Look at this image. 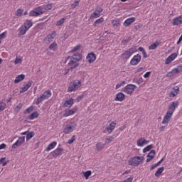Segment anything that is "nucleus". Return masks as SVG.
<instances>
[{"instance_id": "b1692460", "label": "nucleus", "mask_w": 182, "mask_h": 182, "mask_svg": "<svg viewBox=\"0 0 182 182\" xmlns=\"http://www.w3.org/2000/svg\"><path fill=\"white\" fill-rule=\"evenodd\" d=\"M124 97H126V95H124L123 92H119L118 94H117L114 100L116 102H123V100H124Z\"/></svg>"}, {"instance_id": "bf43d9fd", "label": "nucleus", "mask_w": 182, "mask_h": 182, "mask_svg": "<svg viewBox=\"0 0 182 182\" xmlns=\"http://www.w3.org/2000/svg\"><path fill=\"white\" fill-rule=\"evenodd\" d=\"M124 85H126V81H122L119 84H117L116 85V89H119V87H122Z\"/></svg>"}, {"instance_id": "13d9d810", "label": "nucleus", "mask_w": 182, "mask_h": 182, "mask_svg": "<svg viewBox=\"0 0 182 182\" xmlns=\"http://www.w3.org/2000/svg\"><path fill=\"white\" fill-rule=\"evenodd\" d=\"M75 140H76V136H73L72 138L68 140V144H72V143H73V141H75Z\"/></svg>"}, {"instance_id": "5701e85b", "label": "nucleus", "mask_w": 182, "mask_h": 182, "mask_svg": "<svg viewBox=\"0 0 182 182\" xmlns=\"http://www.w3.org/2000/svg\"><path fill=\"white\" fill-rule=\"evenodd\" d=\"M172 23L173 26L182 25V16H179L172 20Z\"/></svg>"}, {"instance_id": "a18cd8bd", "label": "nucleus", "mask_w": 182, "mask_h": 182, "mask_svg": "<svg viewBox=\"0 0 182 182\" xmlns=\"http://www.w3.org/2000/svg\"><path fill=\"white\" fill-rule=\"evenodd\" d=\"M31 112H33V106H31L28 108H27L24 112V114H29V113H31Z\"/></svg>"}, {"instance_id": "a211bd4d", "label": "nucleus", "mask_w": 182, "mask_h": 182, "mask_svg": "<svg viewBox=\"0 0 182 182\" xmlns=\"http://www.w3.org/2000/svg\"><path fill=\"white\" fill-rule=\"evenodd\" d=\"M150 143L149 141L146 140L144 138H141L136 141V144L138 147H143V146L146 144H149Z\"/></svg>"}, {"instance_id": "423d86ee", "label": "nucleus", "mask_w": 182, "mask_h": 182, "mask_svg": "<svg viewBox=\"0 0 182 182\" xmlns=\"http://www.w3.org/2000/svg\"><path fill=\"white\" fill-rule=\"evenodd\" d=\"M141 62V55L140 54H136L130 60V65L132 66H137Z\"/></svg>"}, {"instance_id": "4c0bfd02", "label": "nucleus", "mask_w": 182, "mask_h": 182, "mask_svg": "<svg viewBox=\"0 0 182 182\" xmlns=\"http://www.w3.org/2000/svg\"><path fill=\"white\" fill-rule=\"evenodd\" d=\"M173 71V73L175 75H177L178 73H181L182 72V65H178L177 68L172 70Z\"/></svg>"}, {"instance_id": "4d7b16f0", "label": "nucleus", "mask_w": 182, "mask_h": 182, "mask_svg": "<svg viewBox=\"0 0 182 182\" xmlns=\"http://www.w3.org/2000/svg\"><path fill=\"white\" fill-rule=\"evenodd\" d=\"M130 37H129L128 38L125 39V40H122V45H127V43H129V42H130Z\"/></svg>"}, {"instance_id": "393cba45", "label": "nucleus", "mask_w": 182, "mask_h": 182, "mask_svg": "<svg viewBox=\"0 0 182 182\" xmlns=\"http://www.w3.org/2000/svg\"><path fill=\"white\" fill-rule=\"evenodd\" d=\"M73 132V127L70 124H67L64 128L63 133L65 134H70Z\"/></svg>"}, {"instance_id": "6e6552de", "label": "nucleus", "mask_w": 182, "mask_h": 182, "mask_svg": "<svg viewBox=\"0 0 182 182\" xmlns=\"http://www.w3.org/2000/svg\"><path fill=\"white\" fill-rule=\"evenodd\" d=\"M66 62H68V65L70 66V69H75V68L79 66V63L73 60V58H71L70 56L66 58Z\"/></svg>"}, {"instance_id": "72a5a7b5", "label": "nucleus", "mask_w": 182, "mask_h": 182, "mask_svg": "<svg viewBox=\"0 0 182 182\" xmlns=\"http://www.w3.org/2000/svg\"><path fill=\"white\" fill-rule=\"evenodd\" d=\"M163 171H164V166L159 168L155 173V177H160V176L161 175V173H163Z\"/></svg>"}, {"instance_id": "ea45409f", "label": "nucleus", "mask_w": 182, "mask_h": 182, "mask_svg": "<svg viewBox=\"0 0 182 182\" xmlns=\"http://www.w3.org/2000/svg\"><path fill=\"white\" fill-rule=\"evenodd\" d=\"M35 136V132H31L28 134H27L26 135V141H29V140H31V139H32V137Z\"/></svg>"}, {"instance_id": "5fc2aeb1", "label": "nucleus", "mask_w": 182, "mask_h": 182, "mask_svg": "<svg viewBox=\"0 0 182 182\" xmlns=\"http://www.w3.org/2000/svg\"><path fill=\"white\" fill-rule=\"evenodd\" d=\"M8 162H9V161H5V158H1L0 159V164H2L3 167L6 166V164H8Z\"/></svg>"}, {"instance_id": "49530a36", "label": "nucleus", "mask_w": 182, "mask_h": 182, "mask_svg": "<svg viewBox=\"0 0 182 182\" xmlns=\"http://www.w3.org/2000/svg\"><path fill=\"white\" fill-rule=\"evenodd\" d=\"M100 16V14L97 12L95 10L90 16V19H93V18H99Z\"/></svg>"}, {"instance_id": "2f4dec72", "label": "nucleus", "mask_w": 182, "mask_h": 182, "mask_svg": "<svg viewBox=\"0 0 182 182\" xmlns=\"http://www.w3.org/2000/svg\"><path fill=\"white\" fill-rule=\"evenodd\" d=\"M105 21V18L103 17H101L98 19H97L94 23H93V26H97V25H100V23H103Z\"/></svg>"}, {"instance_id": "4468645a", "label": "nucleus", "mask_w": 182, "mask_h": 182, "mask_svg": "<svg viewBox=\"0 0 182 182\" xmlns=\"http://www.w3.org/2000/svg\"><path fill=\"white\" fill-rule=\"evenodd\" d=\"M62 151H63V149H62L61 147H58L55 150L52 151L50 154L54 157V159H56V157L62 154Z\"/></svg>"}, {"instance_id": "473e14b6", "label": "nucleus", "mask_w": 182, "mask_h": 182, "mask_svg": "<svg viewBox=\"0 0 182 182\" xmlns=\"http://www.w3.org/2000/svg\"><path fill=\"white\" fill-rule=\"evenodd\" d=\"M56 141H53L51 144H50L48 147L46 148L47 151H50V150H53V149H55L56 147Z\"/></svg>"}, {"instance_id": "6ab92c4d", "label": "nucleus", "mask_w": 182, "mask_h": 182, "mask_svg": "<svg viewBox=\"0 0 182 182\" xmlns=\"http://www.w3.org/2000/svg\"><path fill=\"white\" fill-rule=\"evenodd\" d=\"M77 112V107H74L72 109L65 111L63 116L64 117H68V116H72V114H75Z\"/></svg>"}, {"instance_id": "37998d69", "label": "nucleus", "mask_w": 182, "mask_h": 182, "mask_svg": "<svg viewBox=\"0 0 182 182\" xmlns=\"http://www.w3.org/2000/svg\"><path fill=\"white\" fill-rule=\"evenodd\" d=\"M65 21H66V18H62L56 23V26H62L63 23H65Z\"/></svg>"}, {"instance_id": "7c9ffc66", "label": "nucleus", "mask_w": 182, "mask_h": 182, "mask_svg": "<svg viewBox=\"0 0 182 182\" xmlns=\"http://www.w3.org/2000/svg\"><path fill=\"white\" fill-rule=\"evenodd\" d=\"M159 45H160L159 41H156L155 43L151 44L149 47V50H154V49H157Z\"/></svg>"}, {"instance_id": "3c124183", "label": "nucleus", "mask_w": 182, "mask_h": 182, "mask_svg": "<svg viewBox=\"0 0 182 182\" xmlns=\"http://www.w3.org/2000/svg\"><path fill=\"white\" fill-rule=\"evenodd\" d=\"M22 106H23V103H19L16 107H15V112H19L21 109H22Z\"/></svg>"}, {"instance_id": "a878e982", "label": "nucleus", "mask_w": 182, "mask_h": 182, "mask_svg": "<svg viewBox=\"0 0 182 182\" xmlns=\"http://www.w3.org/2000/svg\"><path fill=\"white\" fill-rule=\"evenodd\" d=\"M105 146H106V144H102V142H98L95 145V147H96L95 150L97 151H102V150H103V149H105Z\"/></svg>"}, {"instance_id": "de8ad7c7", "label": "nucleus", "mask_w": 182, "mask_h": 182, "mask_svg": "<svg viewBox=\"0 0 182 182\" xmlns=\"http://www.w3.org/2000/svg\"><path fill=\"white\" fill-rule=\"evenodd\" d=\"M153 149V144L148 145L143 149V153H147V151H150Z\"/></svg>"}, {"instance_id": "58836bf2", "label": "nucleus", "mask_w": 182, "mask_h": 182, "mask_svg": "<svg viewBox=\"0 0 182 182\" xmlns=\"http://www.w3.org/2000/svg\"><path fill=\"white\" fill-rule=\"evenodd\" d=\"M112 25L113 28H117L120 26V21L119 20H113L112 21Z\"/></svg>"}, {"instance_id": "0e129e2a", "label": "nucleus", "mask_w": 182, "mask_h": 182, "mask_svg": "<svg viewBox=\"0 0 182 182\" xmlns=\"http://www.w3.org/2000/svg\"><path fill=\"white\" fill-rule=\"evenodd\" d=\"M95 11L100 14L103 12V9H102V7H98Z\"/></svg>"}, {"instance_id": "9b49d317", "label": "nucleus", "mask_w": 182, "mask_h": 182, "mask_svg": "<svg viewBox=\"0 0 182 182\" xmlns=\"http://www.w3.org/2000/svg\"><path fill=\"white\" fill-rule=\"evenodd\" d=\"M177 56H178V53H173L172 54H171L166 60L165 61V65H170L171 63L173 62V60H174V59H176V58H177Z\"/></svg>"}, {"instance_id": "c9c22d12", "label": "nucleus", "mask_w": 182, "mask_h": 182, "mask_svg": "<svg viewBox=\"0 0 182 182\" xmlns=\"http://www.w3.org/2000/svg\"><path fill=\"white\" fill-rule=\"evenodd\" d=\"M142 82H143V77H138L133 80V83H137V85H141Z\"/></svg>"}, {"instance_id": "6e6d98bb", "label": "nucleus", "mask_w": 182, "mask_h": 182, "mask_svg": "<svg viewBox=\"0 0 182 182\" xmlns=\"http://www.w3.org/2000/svg\"><path fill=\"white\" fill-rule=\"evenodd\" d=\"M30 16H39L38 13L36 11V10H33L31 11H30V14H29Z\"/></svg>"}, {"instance_id": "e2e57ef3", "label": "nucleus", "mask_w": 182, "mask_h": 182, "mask_svg": "<svg viewBox=\"0 0 182 182\" xmlns=\"http://www.w3.org/2000/svg\"><path fill=\"white\" fill-rule=\"evenodd\" d=\"M150 75H151V72L149 71L146 72L144 75V77L145 79H147V77H150Z\"/></svg>"}, {"instance_id": "7ed1b4c3", "label": "nucleus", "mask_w": 182, "mask_h": 182, "mask_svg": "<svg viewBox=\"0 0 182 182\" xmlns=\"http://www.w3.org/2000/svg\"><path fill=\"white\" fill-rule=\"evenodd\" d=\"M50 96H52V92L50 91V90L45 91L42 95H41L40 97H38L37 98L36 105H38L42 103V102H43V100H48V99H49V97H50Z\"/></svg>"}, {"instance_id": "dca6fc26", "label": "nucleus", "mask_w": 182, "mask_h": 182, "mask_svg": "<svg viewBox=\"0 0 182 182\" xmlns=\"http://www.w3.org/2000/svg\"><path fill=\"white\" fill-rule=\"evenodd\" d=\"M179 92L180 88H178V87H173L169 93V97H176V96L178 95Z\"/></svg>"}, {"instance_id": "052dcab7", "label": "nucleus", "mask_w": 182, "mask_h": 182, "mask_svg": "<svg viewBox=\"0 0 182 182\" xmlns=\"http://www.w3.org/2000/svg\"><path fill=\"white\" fill-rule=\"evenodd\" d=\"M174 75H176V74H174V71H173V70H172L171 71H170L167 73L166 76H167V77H173V76H174Z\"/></svg>"}, {"instance_id": "412c9836", "label": "nucleus", "mask_w": 182, "mask_h": 182, "mask_svg": "<svg viewBox=\"0 0 182 182\" xmlns=\"http://www.w3.org/2000/svg\"><path fill=\"white\" fill-rule=\"evenodd\" d=\"M156 156V151L151 150L149 154L146 156V163H150L153 159H154V156Z\"/></svg>"}, {"instance_id": "f257e3e1", "label": "nucleus", "mask_w": 182, "mask_h": 182, "mask_svg": "<svg viewBox=\"0 0 182 182\" xmlns=\"http://www.w3.org/2000/svg\"><path fill=\"white\" fill-rule=\"evenodd\" d=\"M32 21L31 20H26V22L23 23V25L20 26L18 28V36L21 38V36H23L32 28Z\"/></svg>"}, {"instance_id": "680f3d73", "label": "nucleus", "mask_w": 182, "mask_h": 182, "mask_svg": "<svg viewBox=\"0 0 182 182\" xmlns=\"http://www.w3.org/2000/svg\"><path fill=\"white\" fill-rule=\"evenodd\" d=\"M79 5V1H75L74 3L71 4L72 8H76V6H78Z\"/></svg>"}, {"instance_id": "f03ea898", "label": "nucleus", "mask_w": 182, "mask_h": 182, "mask_svg": "<svg viewBox=\"0 0 182 182\" xmlns=\"http://www.w3.org/2000/svg\"><path fill=\"white\" fill-rule=\"evenodd\" d=\"M82 87V81L79 80H75L72 82H70L68 92H76V90H79Z\"/></svg>"}, {"instance_id": "ddd939ff", "label": "nucleus", "mask_w": 182, "mask_h": 182, "mask_svg": "<svg viewBox=\"0 0 182 182\" xmlns=\"http://www.w3.org/2000/svg\"><path fill=\"white\" fill-rule=\"evenodd\" d=\"M86 60L88 62V63H93V62H95V60H96V54H95V53H93V52L90 53L87 55Z\"/></svg>"}, {"instance_id": "4be33fe9", "label": "nucleus", "mask_w": 182, "mask_h": 182, "mask_svg": "<svg viewBox=\"0 0 182 182\" xmlns=\"http://www.w3.org/2000/svg\"><path fill=\"white\" fill-rule=\"evenodd\" d=\"M135 21H136V18H134V17L129 18L124 21V26H125V27L130 26V25H132V23H133V22H135Z\"/></svg>"}, {"instance_id": "69168bd1", "label": "nucleus", "mask_w": 182, "mask_h": 182, "mask_svg": "<svg viewBox=\"0 0 182 182\" xmlns=\"http://www.w3.org/2000/svg\"><path fill=\"white\" fill-rule=\"evenodd\" d=\"M5 35H6V31L3 32L2 33L0 34V40L4 39L5 38Z\"/></svg>"}, {"instance_id": "864d4df0", "label": "nucleus", "mask_w": 182, "mask_h": 182, "mask_svg": "<svg viewBox=\"0 0 182 182\" xmlns=\"http://www.w3.org/2000/svg\"><path fill=\"white\" fill-rule=\"evenodd\" d=\"M14 63L15 65H18V63H22V57H16Z\"/></svg>"}, {"instance_id": "20e7f679", "label": "nucleus", "mask_w": 182, "mask_h": 182, "mask_svg": "<svg viewBox=\"0 0 182 182\" xmlns=\"http://www.w3.org/2000/svg\"><path fill=\"white\" fill-rule=\"evenodd\" d=\"M136 52H137V48H136V47H132L123 53L121 55V58L122 59L127 60L130 56H132V55H133V53H136Z\"/></svg>"}, {"instance_id": "338daca9", "label": "nucleus", "mask_w": 182, "mask_h": 182, "mask_svg": "<svg viewBox=\"0 0 182 182\" xmlns=\"http://www.w3.org/2000/svg\"><path fill=\"white\" fill-rule=\"evenodd\" d=\"M123 182H133V178L129 177V178H127L126 180H124Z\"/></svg>"}, {"instance_id": "0eeeda50", "label": "nucleus", "mask_w": 182, "mask_h": 182, "mask_svg": "<svg viewBox=\"0 0 182 182\" xmlns=\"http://www.w3.org/2000/svg\"><path fill=\"white\" fill-rule=\"evenodd\" d=\"M136 88L137 86L133 84H129L124 87V93H127V95H132V93H133Z\"/></svg>"}, {"instance_id": "f3484780", "label": "nucleus", "mask_w": 182, "mask_h": 182, "mask_svg": "<svg viewBox=\"0 0 182 182\" xmlns=\"http://www.w3.org/2000/svg\"><path fill=\"white\" fill-rule=\"evenodd\" d=\"M114 129H116V122H112L109 124L108 127H106V130L108 132L109 134H112Z\"/></svg>"}, {"instance_id": "cd10ccee", "label": "nucleus", "mask_w": 182, "mask_h": 182, "mask_svg": "<svg viewBox=\"0 0 182 182\" xmlns=\"http://www.w3.org/2000/svg\"><path fill=\"white\" fill-rule=\"evenodd\" d=\"M73 98H70L68 100H66L64 102V107H69L70 108L71 106H73Z\"/></svg>"}, {"instance_id": "2eb2a0df", "label": "nucleus", "mask_w": 182, "mask_h": 182, "mask_svg": "<svg viewBox=\"0 0 182 182\" xmlns=\"http://www.w3.org/2000/svg\"><path fill=\"white\" fill-rule=\"evenodd\" d=\"M32 83H33V81L29 80L28 83L21 88L20 93H24V92H26L28 89L32 86Z\"/></svg>"}, {"instance_id": "c85d7f7f", "label": "nucleus", "mask_w": 182, "mask_h": 182, "mask_svg": "<svg viewBox=\"0 0 182 182\" xmlns=\"http://www.w3.org/2000/svg\"><path fill=\"white\" fill-rule=\"evenodd\" d=\"M34 10H36V11L37 12L38 15H43V14H45V10H43V6H40L38 7H36V9H34Z\"/></svg>"}, {"instance_id": "1a4fd4ad", "label": "nucleus", "mask_w": 182, "mask_h": 182, "mask_svg": "<svg viewBox=\"0 0 182 182\" xmlns=\"http://www.w3.org/2000/svg\"><path fill=\"white\" fill-rule=\"evenodd\" d=\"M56 38V31H53L51 33L47 35L46 38L44 39V42L46 43H50V42H53V39Z\"/></svg>"}, {"instance_id": "8fccbe9b", "label": "nucleus", "mask_w": 182, "mask_h": 182, "mask_svg": "<svg viewBox=\"0 0 182 182\" xmlns=\"http://www.w3.org/2000/svg\"><path fill=\"white\" fill-rule=\"evenodd\" d=\"M6 104L3 102H0V112H4V109H6Z\"/></svg>"}, {"instance_id": "774afa93", "label": "nucleus", "mask_w": 182, "mask_h": 182, "mask_svg": "<svg viewBox=\"0 0 182 182\" xmlns=\"http://www.w3.org/2000/svg\"><path fill=\"white\" fill-rule=\"evenodd\" d=\"M83 99V95H80L77 97V102H80Z\"/></svg>"}, {"instance_id": "e433bc0d", "label": "nucleus", "mask_w": 182, "mask_h": 182, "mask_svg": "<svg viewBox=\"0 0 182 182\" xmlns=\"http://www.w3.org/2000/svg\"><path fill=\"white\" fill-rule=\"evenodd\" d=\"M38 116H39V114H38V112H34L29 115L28 119L29 120H33V119L38 118Z\"/></svg>"}, {"instance_id": "a19ab883", "label": "nucleus", "mask_w": 182, "mask_h": 182, "mask_svg": "<svg viewBox=\"0 0 182 182\" xmlns=\"http://www.w3.org/2000/svg\"><path fill=\"white\" fill-rule=\"evenodd\" d=\"M22 14H23V9H18L16 11L15 15H16V16L20 17V16H22Z\"/></svg>"}, {"instance_id": "c756f323", "label": "nucleus", "mask_w": 182, "mask_h": 182, "mask_svg": "<svg viewBox=\"0 0 182 182\" xmlns=\"http://www.w3.org/2000/svg\"><path fill=\"white\" fill-rule=\"evenodd\" d=\"M23 79H25V75L21 74L18 75L16 79L14 80V83H19V82H22V80H23Z\"/></svg>"}, {"instance_id": "aec40b11", "label": "nucleus", "mask_w": 182, "mask_h": 182, "mask_svg": "<svg viewBox=\"0 0 182 182\" xmlns=\"http://www.w3.org/2000/svg\"><path fill=\"white\" fill-rule=\"evenodd\" d=\"M171 116H173L172 114H171L170 112H166V115L163 119L162 124H167L168 122H170V119H171Z\"/></svg>"}, {"instance_id": "09e8293b", "label": "nucleus", "mask_w": 182, "mask_h": 182, "mask_svg": "<svg viewBox=\"0 0 182 182\" xmlns=\"http://www.w3.org/2000/svg\"><path fill=\"white\" fill-rule=\"evenodd\" d=\"M114 139V136H109V138H106L105 144H110Z\"/></svg>"}, {"instance_id": "f8f14e48", "label": "nucleus", "mask_w": 182, "mask_h": 182, "mask_svg": "<svg viewBox=\"0 0 182 182\" xmlns=\"http://www.w3.org/2000/svg\"><path fill=\"white\" fill-rule=\"evenodd\" d=\"M23 143H25V136L19 137L18 139L12 145V149L19 147Z\"/></svg>"}, {"instance_id": "603ef678", "label": "nucleus", "mask_w": 182, "mask_h": 182, "mask_svg": "<svg viewBox=\"0 0 182 182\" xmlns=\"http://www.w3.org/2000/svg\"><path fill=\"white\" fill-rule=\"evenodd\" d=\"M80 49V45H77L75 47L73 48V49H72L70 50V52L72 53H75V52H77V50H79Z\"/></svg>"}, {"instance_id": "79ce46f5", "label": "nucleus", "mask_w": 182, "mask_h": 182, "mask_svg": "<svg viewBox=\"0 0 182 182\" xmlns=\"http://www.w3.org/2000/svg\"><path fill=\"white\" fill-rule=\"evenodd\" d=\"M84 177H85V179L87 180L90 176H92V171H87L85 172H82Z\"/></svg>"}, {"instance_id": "39448f33", "label": "nucleus", "mask_w": 182, "mask_h": 182, "mask_svg": "<svg viewBox=\"0 0 182 182\" xmlns=\"http://www.w3.org/2000/svg\"><path fill=\"white\" fill-rule=\"evenodd\" d=\"M143 156H135L129 161V166H134V167H137L141 161H143Z\"/></svg>"}, {"instance_id": "c03bdc74", "label": "nucleus", "mask_w": 182, "mask_h": 182, "mask_svg": "<svg viewBox=\"0 0 182 182\" xmlns=\"http://www.w3.org/2000/svg\"><path fill=\"white\" fill-rule=\"evenodd\" d=\"M43 6V9L45 11H50V9H52V4H48L47 5H44L42 6Z\"/></svg>"}, {"instance_id": "9d476101", "label": "nucleus", "mask_w": 182, "mask_h": 182, "mask_svg": "<svg viewBox=\"0 0 182 182\" xmlns=\"http://www.w3.org/2000/svg\"><path fill=\"white\" fill-rule=\"evenodd\" d=\"M179 104L180 103L178 102V101H173L169 106L167 112L170 113L171 114H173V113H174V111L176 110V108L178 107Z\"/></svg>"}, {"instance_id": "f704fd0d", "label": "nucleus", "mask_w": 182, "mask_h": 182, "mask_svg": "<svg viewBox=\"0 0 182 182\" xmlns=\"http://www.w3.org/2000/svg\"><path fill=\"white\" fill-rule=\"evenodd\" d=\"M48 48L50 50H53V52H55V50L58 49V43H56V42H53L49 46Z\"/></svg>"}, {"instance_id": "bb28decb", "label": "nucleus", "mask_w": 182, "mask_h": 182, "mask_svg": "<svg viewBox=\"0 0 182 182\" xmlns=\"http://www.w3.org/2000/svg\"><path fill=\"white\" fill-rule=\"evenodd\" d=\"M70 58L73 59V60L76 61L77 63V62H79V60L82 59V55H80V53H77L74 54L73 56H70Z\"/></svg>"}]
</instances>
